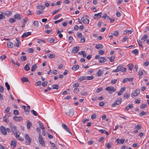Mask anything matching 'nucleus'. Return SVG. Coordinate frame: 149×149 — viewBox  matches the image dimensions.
<instances>
[{
    "label": "nucleus",
    "instance_id": "obj_49",
    "mask_svg": "<svg viewBox=\"0 0 149 149\" xmlns=\"http://www.w3.org/2000/svg\"><path fill=\"white\" fill-rule=\"evenodd\" d=\"M48 83V82L47 81H45L43 82L42 84V86L44 87L46 86Z\"/></svg>",
    "mask_w": 149,
    "mask_h": 149
},
{
    "label": "nucleus",
    "instance_id": "obj_50",
    "mask_svg": "<svg viewBox=\"0 0 149 149\" xmlns=\"http://www.w3.org/2000/svg\"><path fill=\"white\" fill-rule=\"evenodd\" d=\"M33 24L34 26H36L37 27H38V26L39 24L38 23V21H34Z\"/></svg>",
    "mask_w": 149,
    "mask_h": 149
},
{
    "label": "nucleus",
    "instance_id": "obj_53",
    "mask_svg": "<svg viewBox=\"0 0 149 149\" xmlns=\"http://www.w3.org/2000/svg\"><path fill=\"white\" fill-rule=\"evenodd\" d=\"M27 51L29 53H32L34 52V49L32 48H30L27 50Z\"/></svg>",
    "mask_w": 149,
    "mask_h": 149
},
{
    "label": "nucleus",
    "instance_id": "obj_28",
    "mask_svg": "<svg viewBox=\"0 0 149 149\" xmlns=\"http://www.w3.org/2000/svg\"><path fill=\"white\" fill-rule=\"evenodd\" d=\"M130 96V94L129 93H125L123 95V97L124 98H126V99H128V98Z\"/></svg>",
    "mask_w": 149,
    "mask_h": 149
},
{
    "label": "nucleus",
    "instance_id": "obj_33",
    "mask_svg": "<svg viewBox=\"0 0 149 149\" xmlns=\"http://www.w3.org/2000/svg\"><path fill=\"white\" fill-rule=\"evenodd\" d=\"M86 77V79L87 80H92L94 78L93 76L91 75V76H87Z\"/></svg>",
    "mask_w": 149,
    "mask_h": 149
},
{
    "label": "nucleus",
    "instance_id": "obj_39",
    "mask_svg": "<svg viewBox=\"0 0 149 149\" xmlns=\"http://www.w3.org/2000/svg\"><path fill=\"white\" fill-rule=\"evenodd\" d=\"M132 52L135 54L137 55L139 53V51L137 49H136L132 51Z\"/></svg>",
    "mask_w": 149,
    "mask_h": 149
},
{
    "label": "nucleus",
    "instance_id": "obj_10",
    "mask_svg": "<svg viewBox=\"0 0 149 149\" xmlns=\"http://www.w3.org/2000/svg\"><path fill=\"white\" fill-rule=\"evenodd\" d=\"M118 68L119 72L121 71L123 72H125L126 71V68H124L121 65H119L118 67Z\"/></svg>",
    "mask_w": 149,
    "mask_h": 149
},
{
    "label": "nucleus",
    "instance_id": "obj_30",
    "mask_svg": "<svg viewBox=\"0 0 149 149\" xmlns=\"http://www.w3.org/2000/svg\"><path fill=\"white\" fill-rule=\"evenodd\" d=\"M115 58V56L113 55L111 57H108V58L110 60L111 62H112L114 61Z\"/></svg>",
    "mask_w": 149,
    "mask_h": 149
},
{
    "label": "nucleus",
    "instance_id": "obj_42",
    "mask_svg": "<svg viewBox=\"0 0 149 149\" xmlns=\"http://www.w3.org/2000/svg\"><path fill=\"white\" fill-rule=\"evenodd\" d=\"M55 56V55L54 54H48V56L50 58H53Z\"/></svg>",
    "mask_w": 149,
    "mask_h": 149
},
{
    "label": "nucleus",
    "instance_id": "obj_36",
    "mask_svg": "<svg viewBox=\"0 0 149 149\" xmlns=\"http://www.w3.org/2000/svg\"><path fill=\"white\" fill-rule=\"evenodd\" d=\"M20 134V133L19 132H15V134H14L15 135V136L16 138H17L19 137V136Z\"/></svg>",
    "mask_w": 149,
    "mask_h": 149
},
{
    "label": "nucleus",
    "instance_id": "obj_2",
    "mask_svg": "<svg viewBox=\"0 0 149 149\" xmlns=\"http://www.w3.org/2000/svg\"><path fill=\"white\" fill-rule=\"evenodd\" d=\"M105 89L106 90L109 91L110 93H112L116 91V89L113 86L107 87Z\"/></svg>",
    "mask_w": 149,
    "mask_h": 149
},
{
    "label": "nucleus",
    "instance_id": "obj_46",
    "mask_svg": "<svg viewBox=\"0 0 149 149\" xmlns=\"http://www.w3.org/2000/svg\"><path fill=\"white\" fill-rule=\"evenodd\" d=\"M62 15L61 14H59L58 15H56L54 17V19L55 20L57 19L58 17H61Z\"/></svg>",
    "mask_w": 149,
    "mask_h": 149
},
{
    "label": "nucleus",
    "instance_id": "obj_17",
    "mask_svg": "<svg viewBox=\"0 0 149 149\" xmlns=\"http://www.w3.org/2000/svg\"><path fill=\"white\" fill-rule=\"evenodd\" d=\"M7 45L8 47L10 48H12L14 47V44L11 42L7 43Z\"/></svg>",
    "mask_w": 149,
    "mask_h": 149
},
{
    "label": "nucleus",
    "instance_id": "obj_62",
    "mask_svg": "<svg viewBox=\"0 0 149 149\" xmlns=\"http://www.w3.org/2000/svg\"><path fill=\"white\" fill-rule=\"evenodd\" d=\"M4 91V88L1 85H0V92L1 93H3Z\"/></svg>",
    "mask_w": 149,
    "mask_h": 149
},
{
    "label": "nucleus",
    "instance_id": "obj_11",
    "mask_svg": "<svg viewBox=\"0 0 149 149\" xmlns=\"http://www.w3.org/2000/svg\"><path fill=\"white\" fill-rule=\"evenodd\" d=\"M14 17L16 19L18 20H20L23 18L22 16L21 15L18 14H15Z\"/></svg>",
    "mask_w": 149,
    "mask_h": 149
},
{
    "label": "nucleus",
    "instance_id": "obj_21",
    "mask_svg": "<svg viewBox=\"0 0 149 149\" xmlns=\"http://www.w3.org/2000/svg\"><path fill=\"white\" fill-rule=\"evenodd\" d=\"M74 113V110L73 109H71L69 111V115L71 116H72L73 115Z\"/></svg>",
    "mask_w": 149,
    "mask_h": 149
},
{
    "label": "nucleus",
    "instance_id": "obj_48",
    "mask_svg": "<svg viewBox=\"0 0 149 149\" xmlns=\"http://www.w3.org/2000/svg\"><path fill=\"white\" fill-rule=\"evenodd\" d=\"M102 13L101 12H100L98 13L95 14L94 15V16H96V17H100V18H101Z\"/></svg>",
    "mask_w": 149,
    "mask_h": 149
},
{
    "label": "nucleus",
    "instance_id": "obj_51",
    "mask_svg": "<svg viewBox=\"0 0 149 149\" xmlns=\"http://www.w3.org/2000/svg\"><path fill=\"white\" fill-rule=\"evenodd\" d=\"M54 40L53 38H50L49 39V40H48V41L50 43H52L53 42H54Z\"/></svg>",
    "mask_w": 149,
    "mask_h": 149
},
{
    "label": "nucleus",
    "instance_id": "obj_37",
    "mask_svg": "<svg viewBox=\"0 0 149 149\" xmlns=\"http://www.w3.org/2000/svg\"><path fill=\"white\" fill-rule=\"evenodd\" d=\"M5 85L8 91H9L10 89V86L7 82L5 83Z\"/></svg>",
    "mask_w": 149,
    "mask_h": 149
},
{
    "label": "nucleus",
    "instance_id": "obj_61",
    "mask_svg": "<svg viewBox=\"0 0 149 149\" xmlns=\"http://www.w3.org/2000/svg\"><path fill=\"white\" fill-rule=\"evenodd\" d=\"M23 20L24 21L23 24L25 25L28 20V19L27 18H25L24 19H23Z\"/></svg>",
    "mask_w": 149,
    "mask_h": 149
},
{
    "label": "nucleus",
    "instance_id": "obj_45",
    "mask_svg": "<svg viewBox=\"0 0 149 149\" xmlns=\"http://www.w3.org/2000/svg\"><path fill=\"white\" fill-rule=\"evenodd\" d=\"M147 112H144L143 111H142L139 114V116L141 117L144 115H145L147 114Z\"/></svg>",
    "mask_w": 149,
    "mask_h": 149
},
{
    "label": "nucleus",
    "instance_id": "obj_57",
    "mask_svg": "<svg viewBox=\"0 0 149 149\" xmlns=\"http://www.w3.org/2000/svg\"><path fill=\"white\" fill-rule=\"evenodd\" d=\"M6 12V16L7 17L9 16L11 13V12L10 11H7Z\"/></svg>",
    "mask_w": 149,
    "mask_h": 149
},
{
    "label": "nucleus",
    "instance_id": "obj_26",
    "mask_svg": "<svg viewBox=\"0 0 149 149\" xmlns=\"http://www.w3.org/2000/svg\"><path fill=\"white\" fill-rule=\"evenodd\" d=\"M133 107V105L132 104H130L128 106H127L125 108V110H128L132 108Z\"/></svg>",
    "mask_w": 149,
    "mask_h": 149
},
{
    "label": "nucleus",
    "instance_id": "obj_8",
    "mask_svg": "<svg viewBox=\"0 0 149 149\" xmlns=\"http://www.w3.org/2000/svg\"><path fill=\"white\" fill-rule=\"evenodd\" d=\"M22 107H23L24 110V112L26 113V114H28L29 113V111L30 109V106L29 105L27 107H26L25 106H22Z\"/></svg>",
    "mask_w": 149,
    "mask_h": 149
},
{
    "label": "nucleus",
    "instance_id": "obj_6",
    "mask_svg": "<svg viewBox=\"0 0 149 149\" xmlns=\"http://www.w3.org/2000/svg\"><path fill=\"white\" fill-rule=\"evenodd\" d=\"M81 21L85 24H88L89 23V20L85 17H83L81 18Z\"/></svg>",
    "mask_w": 149,
    "mask_h": 149
},
{
    "label": "nucleus",
    "instance_id": "obj_60",
    "mask_svg": "<svg viewBox=\"0 0 149 149\" xmlns=\"http://www.w3.org/2000/svg\"><path fill=\"white\" fill-rule=\"evenodd\" d=\"M81 94L82 95H86L87 94V93L85 91H82L81 93Z\"/></svg>",
    "mask_w": 149,
    "mask_h": 149
},
{
    "label": "nucleus",
    "instance_id": "obj_54",
    "mask_svg": "<svg viewBox=\"0 0 149 149\" xmlns=\"http://www.w3.org/2000/svg\"><path fill=\"white\" fill-rule=\"evenodd\" d=\"M79 84L78 83H75L74 84H73L72 85L73 87H76L79 86Z\"/></svg>",
    "mask_w": 149,
    "mask_h": 149
},
{
    "label": "nucleus",
    "instance_id": "obj_55",
    "mask_svg": "<svg viewBox=\"0 0 149 149\" xmlns=\"http://www.w3.org/2000/svg\"><path fill=\"white\" fill-rule=\"evenodd\" d=\"M106 146L108 149H110L111 147V146L110 145L109 143H107L106 144Z\"/></svg>",
    "mask_w": 149,
    "mask_h": 149
},
{
    "label": "nucleus",
    "instance_id": "obj_3",
    "mask_svg": "<svg viewBox=\"0 0 149 149\" xmlns=\"http://www.w3.org/2000/svg\"><path fill=\"white\" fill-rule=\"evenodd\" d=\"M140 92V90L139 89H136V90L131 94V96L133 98L134 97L137 96L139 94Z\"/></svg>",
    "mask_w": 149,
    "mask_h": 149
},
{
    "label": "nucleus",
    "instance_id": "obj_24",
    "mask_svg": "<svg viewBox=\"0 0 149 149\" xmlns=\"http://www.w3.org/2000/svg\"><path fill=\"white\" fill-rule=\"evenodd\" d=\"M32 124L30 121H27V127L29 130L31 127L32 126Z\"/></svg>",
    "mask_w": 149,
    "mask_h": 149
},
{
    "label": "nucleus",
    "instance_id": "obj_43",
    "mask_svg": "<svg viewBox=\"0 0 149 149\" xmlns=\"http://www.w3.org/2000/svg\"><path fill=\"white\" fill-rule=\"evenodd\" d=\"M21 43V42H17L15 43V44H14V47L15 46H16L17 47H19V45H20Z\"/></svg>",
    "mask_w": 149,
    "mask_h": 149
},
{
    "label": "nucleus",
    "instance_id": "obj_64",
    "mask_svg": "<svg viewBox=\"0 0 149 149\" xmlns=\"http://www.w3.org/2000/svg\"><path fill=\"white\" fill-rule=\"evenodd\" d=\"M77 37L79 38L82 37V34L81 33L78 32L77 33Z\"/></svg>",
    "mask_w": 149,
    "mask_h": 149
},
{
    "label": "nucleus",
    "instance_id": "obj_58",
    "mask_svg": "<svg viewBox=\"0 0 149 149\" xmlns=\"http://www.w3.org/2000/svg\"><path fill=\"white\" fill-rule=\"evenodd\" d=\"M149 64V62L148 60H146L143 63V65L145 66H147Z\"/></svg>",
    "mask_w": 149,
    "mask_h": 149
},
{
    "label": "nucleus",
    "instance_id": "obj_38",
    "mask_svg": "<svg viewBox=\"0 0 149 149\" xmlns=\"http://www.w3.org/2000/svg\"><path fill=\"white\" fill-rule=\"evenodd\" d=\"M61 8H59V9L55 10L54 11H53L52 13V15L55 14L56 13L58 12L61 10Z\"/></svg>",
    "mask_w": 149,
    "mask_h": 149
},
{
    "label": "nucleus",
    "instance_id": "obj_20",
    "mask_svg": "<svg viewBox=\"0 0 149 149\" xmlns=\"http://www.w3.org/2000/svg\"><path fill=\"white\" fill-rule=\"evenodd\" d=\"M37 42L38 43L40 44H42L46 43V41L45 40L42 39H38Z\"/></svg>",
    "mask_w": 149,
    "mask_h": 149
},
{
    "label": "nucleus",
    "instance_id": "obj_16",
    "mask_svg": "<svg viewBox=\"0 0 149 149\" xmlns=\"http://www.w3.org/2000/svg\"><path fill=\"white\" fill-rule=\"evenodd\" d=\"M95 47L97 49H102L103 47V46L102 44H99L96 45L95 46Z\"/></svg>",
    "mask_w": 149,
    "mask_h": 149
},
{
    "label": "nucleus",
    "instance_id": "obj_41",
    "mask_svg": "<svg viewBox=\"0 0 149 149\" xmlns=\"http://www.w3.org/2000/svg\"><path fill=\"white\" fill-rule=\"evenodd\" d=\"M21 60L22 61H24L26 60L27 58L25 56H22L20 57Z\"/></svg>",
    "mask_w": 149,
    "mask_h": 149
},
{
    "label": "nucleus",
    "instance_id": "obj_27",
    "mask_svg": "<svg viewBox=\"0 0 149 149\" xmlns=\"http://www.w3.org/2000/svg\"><path fill=\"white\" fill-rule=\"evenodd\" d=\"M21 79L22 81H23V82L29 81L28 78L26 77H22L21 78Z\"/></svg>",
    "mask_w": 149,
    "mask_h": 149
},
{
    "label": "nucleus",
    "instance_id": "obj_29",
    "mask_svg": "<svg viewBox=\"0 0 149 149\" xmlns=\"http://www.w3.org/2000/svg\"><path fill=\"white\" fill-rule=\"evenodd\" d=\"M38 124L40 127L42 129H45V127L43 126V125L40 121H39Z\"/></svg>",
    "mask_w": 149,
    "mask_h": 149
},
{
    "label": "nucleus",
    "instance_id": "obj_22",
    "mask_svg": "<svg viewBox=\"0 0 149 149\" xmlns=\"http://www.w3.org/2000/svg\"><path fill=\"white\" fill-rule=\"evenodd\" d=\"M122 98L119 97L115 101L117 103L118 105H119L121 103Z\"/></svg>",
    "mask_w": 149,
    "mask_h": 149
},
{
    "label": "nucleus",
    "instance_id": "obj_52",
    "mask_svg": "<svg viewBox=\"0 0 149 149\" xmlns=\"http://www.w3.org/2000/svg\"><path fill=\"white\" fill-rule=\"evenodd\" d=\"M143 71H144L143 70H139L138 72V74L140 76L142 75L143 74Z\"/></svg>",
    "mask_w": 149,
    "mask_h": 149
},
{
    "label": "nucleus",
    "instance_id": "obj_40",
    "mask_svg": "<svg viewBox=\"0 0 149 149\" xmlns=\"http://www.w3.org/2000/svg\"><path fill=\"white\" fill-rule=\"evenodd\" d=\"M24 69L26 71H28L30 70L29 65L28 64H26L24 67Z\"/></svg>",
    "mask_w": 149,
    "mask_h": 149
},
{
    "label": "nucleus",
    "instance_id": "obj_19",
    "mask_svg": "<svg viewBox=\"0 0 149 149\" xmlns=\"http://www.w3.org/2000/svg\"><path fill=\"white\" fill-rule=\"evenodd\" d=\"M79 65H74L73 66L72 69L74 71H76L79 69Z\"/></svg>",
    "mask_w": 149,
    "mask_h": 149
},
{
    "label": "nucleus",
    "instance_id": "obj_13",
    "mask_svg": "<svg viewBox=\"0 0 149 149\" xmlns=\"http://www.w3.org/2000/svg\"><path fill=\"white\" fill-rule=\"evenodd\" d=\"M79 49V47L76 46L73 47L72 49V51L74 53H76L78 52Z\"/></svg>",
    "mask_w": 149,
    "mask_h": 149
},
{
    "label": "nucleus",
    "instance_id": "obj_47",
    "mask_svg": "<svg viewBox=\"0 0 149 149\" xmlns=\"http://www.w3.org/2000/svg\"><path fill=\"white\" fill-rule=\"evenodd\" d=\"M37 8L43 10L45 8V7L42 5H39L38 6Z\"/></svg>",
    "mask_w": 149,
    "mask_h": 149
},
{
    "label": "nucleus",
    "instance_id": "obj_14",
    "mask_svg": "<svg viewBox=\"0 0 149 149\" xmlns=\"http://www.w3.org/2000/svg\"><path fill=\"white\" fill-rule=\"evenodd\" d=\"M107 61L106 58L104 57H100L99 62L101 63H104Z\"/></svg>",
    "mask_w": 149,
    "mask_h": 149
},
{
    "label": "nucleus",
    "instance_id": "obj_56",
    "mask_svg": "<svg viewBox=\"0 0 149 149\" xmlns=\"http://www.w3.org/2000/svg\"><path fill=\"white\" fill-rule=\"evenodd\" d=\"M79 92V89L78 88H75L74 90V92L76 93H78Z\"/></svg>",
    "mask_w": 149,
    "mask_h": 149
},
{
    "label": "nucleus",
    "instance_id": "obj_9",
    "mask_svg": "<svg viewBox=\"0 0 149 149\" xmlns=\"http://www.w3.org/2000/svg\"><path fill=\"white\" fill-rule=\"evenodd\" d=\"M13 118L14 120L18 121H21L23 119L22 117H17L16 116H14Z\"/></svg>",
    "mask_w": 149,
    "mask_h": 149
},
{
    "label": "nucleus",
    "instance_id": "obj_18",
    "mask_svg": "<svg viewBox=\"0 0 149 149\" xmlns=\"http://www.w3.org/2000/svg\"><path fill=\"white\" fill-rule=\"evenodd\" d=\"M16 141H12L11 143V146L12 147H13V148L16 146Z\"/></svg>",
    "mask_w": 149,
    "mask_h": 149
},
{
    "label": "nucleus",
    "instance_id": "obj_35",
    "mask_svg": "<svg viewBox=\"0 0 149 149\" xmlns=\"http://www.w3.org/2000/svg\"><path fill=\"white\" fill-rule=\"evenodd\" d=\"M52 87L53 89H58L59 88V86L57 84L53 85Z\"/></svg>",
    "mask_w": 149,
    "mask_h": 149
},
{
    "label": "nucleus",
    "instance_id": "obj_34",
    "mask_svg": "<svg viewBox=\"0 0 149 149\" xmlns=\"http://www.w3.org/2000/svg\"><path fill=\"white\" fill-rule=\"evenodd\" d=\"M128 66L129 68V69L131 71L132 70L134 66L133 64L130 63L128 65Z\"/></svg>",
    "mask_w": 149,
    "mask_h": 149
},
{
    "label": "nucleus",
    "instance_id": "obj_44",
    "mask_svg": "<svg viewBox=\"0 0 149 149\" xmlns=\"http://www.w3.org/2000/svg\"><path fill=\"white\" fill-rule=\"evenodd\" d=\"M31 112L35 116H37V113L35 111L33 110H31Z\"/></svg>",
    "mask_w": 149,
    "mask_h": 149
},
{
    "label": "nucleus",
    "instance_id": "obj_4",
    "mask_svg": "<svg viewBox=\"0 0 149 149\" xmlns=\"http://www.w3.org/2000/svg\"><path fill=\"white\" fill-rule=\"evenodd\" d=\"M10 127L12 132L14 134H15L17 127L15 126H14L13 124H11L10 125Z\"/></svg>",
    "mask_w": 149,
    "mask_h": 149
},
{
    "label": "nucleus",
    "instance_id": "obj_7",
    "mask_svg": "<svg viewBox=\"0 0 149 149\" xmlns=\"http://www.w3.org/2000/svg\"><path fill=\"white\" fill-rule=\"evenodd\" d=\"M0 130L2 133L3 134L5 135L7 134V133L6 131V129L3 126H1V127Z\"/></svg>",
    "mask_w": 149,
    "mask_h": 149
},
{
    "label": "nucleus",
    "instance_id": "obj_59",
    "mask_svg": "<svg viewBox=\"0 0 149 149\" xmlns=\"http://www.w3.org/2000/svg\"><path fill=\"white\" fill-rule=\"evenodd\" d=\"M126 89V87H124L121 88L120 89V92L123 93Z\"/></svg>",
    "mask_w": 149,
    "mask_h": 149
},
{
    "label": "nucleus",
    "instance_id": "obj_32",
    "mask_svg": "<svg viewBox=\"0 0 149 149\" xmlns=\"http://www.w3.org/2000/svg\"><path fill=\"white\" fill-rule=\"evenodd\" d=\"M116 141L118 143H123L124 142V140H120L119 139H118L116 140Z\"/></svg>",
    "mask_w": 149,
    "mask_h": 149
},
{
    "label": "nucleus",
    "instance_id": "obj_12",
    "mask_svg": "<svg viewBox=\"0 0 149 149\" xmlns=\"http://www.w3.org/2000/svg\"><path fill=\"white\" fill-rule=\"evenodd\" d=\"M31 33L30 32H25L24 33L22 36V38H24L31 35Z\"/></svg>",
    "mask_w": 149,
    "mask_h": 149
},
{
    "label": "nucleus",
    "instance_id": "obj_23",
    "mask_svg": "<svg viewBox=\"0 0 149 149\" xmlns=\"http://www.w3.org/2000/svg\"><path fill=\"white\" fill-rule=\"evenodd\" d=\"M39 141L40 144H41L42 146H45V143L43 139H41L39 140Z\"/></svg>",
    "mask_w": 149,
    "mask_h": 149
},
{
    "label": "nucleus",
    "instance_id": "obj_63",
    "mask_svg": "<svg viewBox=\"0 0 149 149\" xmlns=\"http://www.w3.org/2000/svg\"><path fill=\"white\" fill-rule=\"evenodd\" d=\"M13 113L15 115H18L19 112L17 110H15L13 111Z\"/></svg>",
    "mask_w": 149,
    "mask_h": 149
},
{
    "label": "nucleus",
    "instance_id": "obj_1",
    "mask_svg": "<svg viewBox=\"0 0 149 149\" xmlns=\"http://www.w3.org/2000/svg\"><path fill=\"white\" fill-rule=\"evenodd\" d=\"M26 143L28 145L31 144V139L29 137L27 134H26L25 136Z\"/></svg>",
    "mask_w": 149,
    "mask_h": 149
},
{
    "label": "nucleus",
    "instance_id": "obj_5",
    "mask_svg": "<svg viewBox=\"0 0 149 149\" xmlns=\"http://www.w3.org/2000/svg\"><path fill=\"white\" fill-rule=\"evenodd\" d=\"M62 126L63 127L67 132H68L71 135H72V133L70 132L68 127L67 125L64 123H63L62 124Z\"/></svg>",
    "mask_w": 149,
    "mask_h": 149
},
{
    "label": "nucleus",
    "instance_id": "obj_25",
    "mask_svg": "<svg viewBox=\"0 0 149 149\" xmlns=\"http://www.w3.org/2000/svg\"><path fill=\"white\" fill-rule=\"evenodd\" d=\"M37 65L36 64H34L33 66H32L31 71L32 72L34 71L35 70L37 69Z\"/></svg>",
    "mask_w": 149,
    "mask_h": 149
},
{
    "label": "nucleus",
    "instance_id": "obj_31",
    "mask_svg": "<svg viewBox=\"0 0 149 149\" xmlns=\"http://www.w3.org/2000/svg\"><path fill=\"white\" fill-rule=\"evenodd\" d=\"M86 77L84 76H83L82 77H80L78 79V81L79 82H81V81H82L83 80H85L86 79Z\"/></svg>",
    "mask_w": 149,
    "mask_h": 149
},
{
    "label": "nucleus",
    "instance_id": "obj_15",
    "mask_svg": "<svg viewBox=\"0 0 149 149\" xmlns=\"http://www.w3.org/2000/svg\"><path fill=\"white\" fill-rule=\"evenodd\" d=\"M148 38V35L147 34H146L142 37L141 38V40L142 42H144Z\"/></svg>",
    "mask_w": 149,
    "mask_h": 149
}]
</instances>
